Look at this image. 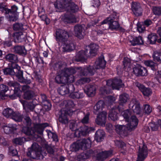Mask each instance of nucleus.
Here are the masks:
<instances>
[{"label": "nucleus", "instance_id": "1", "mask_svg": "<svg viewBox=\"0 0 161 161\" xmlns=\"http://www.w3.org/2000/svg\"><path fill=\"white\" fill-rule=\"evenodd\" d=\"M122 114L127 124L125 125H117L115 126V130L122 137L127 136L131 131V112L127 109L122 112Z\"/></svg>", "mask_w": 161, "mask_h": 161}, {"label": "nucleus", "instance_id": "2", "mask_svg": "<svg viewBox=\"0 0 161 161\" xmlns=\"http://www.w3.org/2000/svg\"><path fill=\"white\" fill-rule=\"evenodd\" d=\"M70 129L72 131H75V135L77 137H80L82 136H85L88 133L94 131L95 129L93 127H89L87 126L81 127L80 129L76 128V125L74 123H71L69 125Z\"/></svg>", "mask_w": 161, "mask_h": 161}, {"label": "nucleus", "instance_id": "3", "mask_svg": "<svg viewBox=\"0 0 161 161\" xmlns=\"http://www.w3.org/2000/svg\"><path fill=\"white\" fill-rule=\"evenodd\" d=\"M54 36L58 45L67 42L69 37V33L66 31L60 29L56 30Z\"/></svg>", "mask_w": 161, "mask_h": 161}, {"label": "nucleus", "instance_id": "4", "mask_svg": "<svg viewBox=\"0 0 161 161\" xmlns=\"http://www.w3.org/2000/svg\"><path fill=\"white\" fill-rule=\"evenodd\" d=\"M91 141L89 138L87 139H83L80 141H78L72 145L73 147L75 150L77 151L80 149L83 150L89 148L91 147Z\"/></svg>", "mask_w": 161, "mask_h": 161}, {"label": "nucleus", "instance_id": "5", "mask_svg": "<svg viewBox=\"0 0 161 161\" xmlns=\"http://www.w3.org/2000/svg\"><path fill=\"white\" fill-rule=\"evenodd\" d=\"M133 66V72L137 77L146 76L147 75V70L146 68L142 66L140 64H136Z\"/></svg>", "mask_w": 161, "mask_h": 161}, {"label": "nucleus", "instance_id": "6", "mask_svg": "<svg viewBox=\"0 0 161 161\" xmlns=\"http://www.w3.org/2000/svg\"><path fill=\"white\" fill-rule=\"evenodd\" d=\"M135 85L142 92L144 97H149L152 94V90L149 87H147L144 85L138 82H136Z\"/></svg>", "mask_w": 161, "mask_h": 161}, {"label": "nucleus", "instance_id": "7", "mask_svg": "<svg viewBox=\"0 0 161 161\" xmlns=\"http://www.w3.org/2000/svg\"><path fill=\"white\" fill-rule=\"evenodd\" d=\"M43 154L45 155L46 153L42 151H36L30 148H28V151L27 153V155L28 157L35 159H43L44 158Z\"/></svg>", "mask_w": 161, "mask_h": 161}, {"label": "nucleus", "instance_id": "8", "mask_svg": "<svg viewBox=\"0 0 161 161\" xmlns=\"http://www.w3.org/2000/svg\"><path fill=\"white\" fill-rule=\"evenodd\" d=\"M88 53V50L87 49L79 51L75 57V61L83 63L86 62L87 58L89 57V54Z\"/></svg>", "mask_w": 161, "mask_h": 161}, {"label": "nucleus", "instance_id": "9", "mask_svg": "<svg viewBox=\"0 0 161 161\" xmlns=\"http://www.w3.org/2000/svg\"><path fill=\"white\" fill-rule=\"evenodd\" d=\"M78 70L80 71V75L83 76L92 75H94L95 72V69L92 66H86L83 68H78Z\"/></svg>", "mask_w": 161, "mask_h": 161}, {"label": "nucleus", "instance_id": "10", "mask_svg": "<svg viewBox=\"0 0 161 161\" xmlns=\"http://www.w3.org/2000/svg\"><path fill=\"white\" fill-rule=\"evenodd\" d=\"M129 95L125 93L120 95L119 96V105L117 107L116 110L121 112L124 109V106L127 101L129 98Z\"/></svg>", "mask_w": 161, "mask_h": 161}, {"label": "nucleus", "instance_id": "11", "mask_svg": "<svg viewBox=\"0 0 161 161\" xmlns=\"http://www.w3.org/2000/svg\"><path fill=\"white\" fill-rule=\"evenodd\" d=\"M69 111L67 110L62 109L59 113L58 120L62 124H66L68 123L69 119L68 116L69 115Z\"/></svg>", "mask_w": 161, "mask_h": 161}, {"label": "nucleus", "instance_id": "12", "mask_svg": "<svg viewBox=\"0 0 161 161\" xmlns=\"http://www.w3.org/2000/svg\"><path fill=\"white\" fill-rule=\"evenodd\" d=\"M97 115L95 120L96 123L101 126H105L107 119V113L103 111Z\"/></svg>", "mask_w": 161, "mask_h": 161}, {"label": "nucleus", "instance_id": "13", "mask_svg": "<svg viewBox=\"0 0 161 161\" xmlns=\"http://www.w3.org/2000/svg\"><path fill=\"white\" fill-rule=\"evenodd\" d=\"M131 10L136 16H140L142 14V8L140 3L137 2H131Z\"/></svg>", "mask_w": 161, "mask_h": 161}, {"label": "nucleus", "instance_id": "14", "mask_svg": "<svg viewBox=\"0 0 161 161\" xmlns=\"http://www.w3.org/2000/svg\"><path fill=\"white\" fill-rule=\"evenodd\" d=\"M74 90V85L72 84H70L67 86H61L58 88V91L60 95L64 96L68 93L70 92H72Z\"/></svg>", "mask_w": 161, "mask_h": 161}, {"label": "nucleus", "instance_id": "15", "mask_svg": "<svg viewBox=\"0 0 161 161\" xmlns=\"http://www.w3.org/2000/svg\"><path fill=\"white\" fill-rule=\"evenodd\" d=\"M55 80L58 84H65L69 81L62 69L57 73Z\"/></svg>", "mask_w": 161, "mask_h": 161}, {"label": "nucleus", "instance_id": "16", "mask_svg": "<svg viewBox=\"0 0 161 161\" xmlns=\"http://www.w3.org/2000/svg\"><path fill=\"white\" fill-rule=\"evenodd\" d=\"M62 44L63 45L62 47V51L64 53L70 52L75 48V44L72 41H67Z\"/></svg>", "mask_w": 161, "mask_h": 161}, {"label": "nucleus", "instance_id": "17", "mask_svg": "<svg viewBox=\"0 0 161 161\" xmlns=\"http://www.w3.org/2000/svg\"><path fill=\"white\" fill-rule=\"evenodd\" d=\"M84 25H77L74 26V32L75 36L80 39L83 38V35L85 30Z\"/></svg>", "mask_w": 161, "mask_h": 161}, {"label": "nucleus", "instance_id": "18", "mask_svg": "<svg viewBox=\"0 0 161 161\" xmlns=\"http://www.w3.org/2000/svg\"><path fill=\"white\" fill-rule=\"evenodd\" d=\"M48 126V124L47 123L42 124L36 123L34 124L33 129H34L35 133V132H36L41 135L43 134L45 128Z\"/></svg>", "mask_w": 161, "mask_h": 161}, {"label": "nucleus", "instance_id": "19", "mask_svg": "<svg viewBox=\"0 0 161 161\" xmlns=\"http://www.w3.org/2000/svg\"><path fill=\"white\" fill-rule=\"evenodd\" d=\"M147 155L148 151L146 148L143 146L142 148L139 147L137 160L136 161H143Z\"/></svg>", "mask_w": 161, "mask_h": 161}, {"label": "nucleus", "instance_id": "20", "mask_svg": "<svg viewBox=\"0 0 161 161\" xmlns=\"http://www.w3.org/2000/svg\"><path fill=\"white\" fill-rule=\"evenodd\" d=\"M14 41L16 43H21L25 40V35L22 31H19L14 33Z\"/></svg>", "mask_w": 161, "mask_h": 161}, {"label": "nucleus", "instance_id": "21", "mask_svg": "<svg viewBox=\"0 0 161 161\" xmlns=\"http://www.w3.org/2000/svg\"><path fill=\"white\" fill-rule=\"evenodd\" d=\"M105 103L104 101H99L94 107L93 112L95 114H98L101 112L103 108H104Z\"/></svg>", "mask_w": 161, "mask_h": 161}, {"label": "nucleus", "instance_id": "22", "mask_svg": "<svg viewBox=\"0 0 161 161\" xmlns=\"http://www.w3.org/2000/svg\"><path fill=\"white\" fill-rule=\"evenodd\" d=\"M68 1L66 10L70 13H75L79 10V7L75 3L71 1Z\"/></svg>", "mask_w": 161, "mask_h": 161}, {"label": "nucleus", "instance_id": "23", "mask_svg": "<svg viewBox=\"0 0 161 161\" xmlns=\"http://www.w3.org/2000/svg\"><path fill=\"white\" fill-rule=\"evenodd\" d=\"M112 152L110 151H104L97 154L96 159L98 161H103L106 158L111 156Z\"/></svg>", "mask_w": 161, "mask_h": 161}, {"label": "nucleus", "instance_id": "24", "mask_svg": "<svg viewBox=\"0 0 161 161\" xmlns=\"http://www.w3.org/2000/svg\"><path fill=\"white\" fill-rule=\"evenodd\" d=\"M106 61L103 55H101L95 62V68L96 69H104L105 67Z\"/></svg>", "mask_w": 161, "mask_h": 161}, {"label": "nucleus", "instance_id": "25", "mask_svg": "<svg viewBox=\"0 0 161 161\" xmlns=\"http://www.w3.org/2000/svg\"><path fill=\"white\" fill-rule=\"evenodd\" d=\"M96 89L95 86L93 85H89L86 86L84 91L85 93L89 97L93 96L96 92Z\"/></svg>", "mask_w": 161, "mask_h": 161}, {"label": "nucleus", "instance_id": "26", "mask_svg": "<svg viewBox=\"0 0 161 161\" xmlns=\"http://www.w3.org/2000/svg\"><path fill=\"white\" fill-rule=\"evenodd\" d=\"M77 70H78V68L73 67L65 68L63 69H62L68 80H69L70 76L75 74Z\"/></svg>", "mask_w": 161, "mask_h": 161}, {"label": "nucleus", "instance_id": "27", "mask_svg": "<svg viewBox=\"0 0 161 161\" xmlns=\"http://www.w3.org/2000/svg\"><path fill=\"white\" fill-rule=\"evenodd\" d=\"M142 109L138 101H135V103L131 106V111H132L133 113L136 115H140L142 113Z\"/></svg>", "mask_w": 161, "mask_h": 161}, {"label": "nucleus", "instance_id": "28", "mask_svg": "<svg viewBox=\"0 0 161 161\" xmlns=\"http://www.w3.org/2000/svg\"><path fill=\"white\" fill-rule=\"evenodd\" d=\"M16 125L15 124H8L3 126V128L5 133L9 134L13 133L17 130Z\"/></svg>", "mask_w": 161, "mask_h": 161}, {"label": "nucleus", "instance_id": "29", "mask_svg": "<svg viewBox=\"0 0 161 161\" xmlns=\"http://www.w3.org/2000/svg\"><path fill=\"white\" fill-rule=\"evenodd\" d=\"M109 28L111 30L119 29L122 32L125 31V29L120 26L119 22L117 20L111 21Z\"/></svg>", "mask_w": 161, "mask_h": 161}, {"label": "nucleus", "instance_id": "30", "mask_svg": "<svg viewBox=\"0 0 161 161\" xmlns=\"http://www.w3.org/2000/svg\"><path fill=\"white\" fill-rule=\"evenodd\" d=\"M67 0H57L54 3L55 8L58 9L65 8L67 3Z\"/></svg>", "mask_w": 161, "mask_h": 161}, {"label": "nucleus", "instance_id": "31", "mask_svg": "<svg viewBox=\"0 0 161 161\" xmlns=\"http://www.w3.org/2000/svg\"><path fill=\"white\" fill-rule=\"evenodd\" d=\"M14 52L20 55H25L26 53L25 47L23 46L16 45L13 48Z\"/></svg>", "mask_w": 161, "mask_h": 161}, {"label": "nucleus", "instance_id": "32", "mask_svg": "<svg viewBox=\"0 0 161 161\" xmlns=\"http://www.w3.org/2000/svg\"><path fill=\"white\" fill-rule=\"evenodd\" d=\"M144 64L147 66L149 67L153 71H157L158 69V65L157 64L154 63L152 60H147L145 61Z\"/></svg>", "mask_w": 161, "mask_h": 161}, {"label": "nucleus", "instance_id": "33", "mask_svg": "<svg viewBox=\"0 0 161 161\" xmlns=\"http://www.w3.org/2000/svg\"><path fill=\"white\" fill-rule=\"evenodd\" d=\"M105 133L102 130H98L95 134V139L97 142L102 141L105 136Z\"/></svg>", "mask_w": 161, "mask_h": 161}, {"label": "nucleus", "instance_id": "34", "mask_svg": "<svg viewBox=\"0 0 161 161\" xmlns=\"http://www.w3.org/2000/svg\"><path fill=\"white\" fill-rule=\"evenodd\" d=\"M124 65V70L127 72H129L131 70V59L127 58H124L123 61Z\"/></svg>", "mask_w": 161, "mask_h": 161}, {"label": "nucleus", "instance_id": "35", "mask_svg": "<svg viewBox=\"0 0 161 161\" xmlns=\"http://www.w3.org/2000/svg\"><path fill=\"white\" fill-rule=\"evenodd\" d=\"M90 51L89 53V57L95 56L97 54V52L98 48V46L94 43L91 44L89 46Z\"/></svg>", "mask_w": 161, "mask_h": 161}, {"label": "nucleus", "instance_id": "36", "mask_svg": "<svg viewBox=\"0 0 161 161\" xmlns=\"http://www.w3.org/2000/svg\"><path fill=\"white\" fill-rule=\"evenodd\" d=\"M5 58L7 60L12 63H17L19 61L17 55L12 53L7 54Z\"/></svg>", "mask_w": 161, "mask_h": 161}, {"label": "nucleus", "instance_id": "37", "mask_svg": "<svg viewBox=\"0 0 161 161\" xmlns=\"http://www.w3.org/2000/svg\"><path fill=\"white\" fill-rule=\"evenodd\" d=\"M142 109V114L146 115H149L152 111V107L148 104H143Z\"/></svg>", "mask_w": 161, "mask_h": 161}, {"label": "nucleus", "instance_id": "38", "mask_svg": "<svg viewBox=\"0 0 161 161\" xmlns=\"http://www.w3.org/2000/svg\"><path fill=\"white\" fill-rule=\"evenodd\" d=\"M35 96V93L33 91L29 90L25 92L23 97L24 99L27 100H31L33 99Z\"/></svg>", "mask_w": 161, "mask_h": 161}, {"label": "nucleus", "instance_id": "39", "mask_svg": "<svg viewBox=\"0 0 161 161\" xmlns=\"http://www.w3.org/2000/svg\"><path fill=\"white\" fill-rule=\"evenodd\" d=\"M142 37L140 36L133 38L131 41V45L135 46L136 45H141L143 44Z\"/></svg>", "mask_w": 161, "mask_h": 161}, {"label": "nucleus", "instance_id": "40", "mask_svg": "<svg viewBox=\"0 0 161 161\" xmlns=\"http://www.w3.org/2000/svg\"><path fill=\"white\" fill-rule=\"evenodd\" d=\"M23 115L20 113L14 112L11 118L17 122H21L23 119Z\"/></svg>", "mask_w": 161, "mask_h": 161}, {"label": "nucleus", "instance_id": "41", "mask_svg": "<svg viewBox=\"0 0 161 161\" xmlns=\"http://www.w3.org/2000/svg\"><path fill=\"white\" fill-rule=\"evenodd\" d=\"M64 19L65 22L68 23L76 22V20L75 16L71 14L69 15L65 14L64 16Z\"/></svg>", "mask_w": 161, "mask_h": 161}, {"label": "nucleus", "instance_id": "42", "mask_svg": "<svg viewBox=\"0 0 161 161\" xmlns=\"http://www.w3.org/2000/svg\"><path fill=\"white\" fill-rule=\"evenodd\" d=\"M8 90V86L4 84L0 85V97H1L6 96V92Z\"/></svg>", "mask_w": 161, "mask_h": 161}, {"label": "nucleus", "instance_id": "43", "mask_svg": "<svg viewBox=\"0 0 161 161\" xmlns=\"http://www.w3.org/2000/svg\"><path fill=\"white\" fill-rule=\"evenodd\" d=\"M139 120L135 115H131V131L135 129L137 127Z\"/></svg>", "mask_w": 161, "mask_h": 161}, {"label": "nucleus", "instance_id": "44", "mask_svg": "<svg viewBox=\"0 0 161 161\" xmlns=\"http://www.w3.org/2000/svg\"><path fill=\"white\" fill-rule=\"evenodd\" d=\"M122 80L119 79H114L113 84V89H115L118 90L122 86Z\"/></svg>", "mask_w": 161, "mask_h": 161}, {"label": "nucleus", "instance_id": "45", "mask_svg": "<svg viewBox=\"0 0 161 161\" xmlns=\"http://www.w3.org/2000/svg\"><path fill=\"white\" fill-rule=\"evenodd\" d=\"M84 97V93L79 92H71L69 95V97L72 98H82Z\"/></svg>", "mask_w": 161, "mask_h": 161}, {"label": "nucleus", "instance_id": "46", "mask_svg": "<svg viewBox=\"0 0 161 161\" xmlns=\"http://www.w3.org/2000/svg\"><path fill=\"white\" fill-rule=\"evenodd\" d=\"M157 38L158 36L155 34H149L147 37L148 41L149 42V43L151 44H155Z\"/></svg>", "mask_w": 161, "mask_h": 161}, {"label": "nucleus", "instance_id": "47", "mask_svg": "<svg viewBox=\"0 0 161 161\" xmlns=\"http://www.w3.org/2000/svg\"><path fill=\"white\" fill-rule=\"evenodd\" d=\"M153 57L155 61L161 63V53L160 51H156L154 52Z\"/></svg>", "mask_w": 161, "mask_h": 161}, {"label": "nucleus", "instance_id": "48", "mask_svg": "<svg viewBox=\"0 0 161 161\" xmlns=\"http://www.w3.org/2000/svg\"><path fill=\"white\" fill-rule=\"evenodd\" d=\"M13 29L14 31H24L23 25L20 23H16L13 25Z\"/></svg>", "mask_w": 161, "mask_h": 161}, {"label": "nucleus", "instance_id": "49", "mask_svg": "<svg viewBox=\"0 0 161 161\" xmlns=\"http://www.w3.org/2000/svg\"><path fill=\"white\" fill-rule=\"evenodd\" d=\"M14 112V111L12 109L8 108L4 109L3 110V114L6 118H11Z\"/></svg>", "mask_w": 161, "mask_h": 161}, {"label": "nucleus", "instance_id": "50", "mask_svg": "<svg viewBox=\"0 0 161 161\" xmlns=\"http://www.w3.org/2000/svg\"><path fill=\"white\" fill-rule=\"evenodd\" d=\"M22 131L25 134L30 136L35 134L34 129L28 127H25L23 128Z\"/></svg>", "mask_w": 161, "mask_h": 161}, {"label": "nucleus", "instance_id": "51", "mask_svg": "<svg viewBox=\"0 0 161 161\" xmlns=\"http://www.w3.org/2000/svg\"><path fill=\"white\" fill-rule=\"evenodd\" d=\"M3 73L6 75H14L15 74V72L11 68H5L3 69Z\"/></svg>", "mask_w": 161, "mask_h": 161}, {"label": "nucleus", "instance_id": "52", "mask_svg": "<svg viewBox=\"0 0 161 161\" xmlns=\"http://www.w3.org/2000/svg\"><path fill=\"white\" fill-rule=\"evenodd\" d=\"M117 114V112H115L114 110L112 109L110 112L108 114V116L113 121H115L118 119Z\"/></svg>", "mask_w": 161, "mask_h": 161}, {"label": "nucleus", "instance_id": "53", "mask_svg": "<svg viewBox=\"0 0 161 161\" xmlns=\"http://www.w3.org/2000/svg\"><path fill=\"white\" fill-rule=\"evenodd\" d=\"M10 11L9 9L3 3H0V11L2 13H4V14H8Z\"/></svg>", "mask_w": 161, "mask_h": 161}, {"label": "nucleus", "instance_id": "54", "mask_svg": "<svg viewBox=\"0 0 161 161\" xmlns=\"http://www.w3.org/2000/svg\"><path fill=\"white\" fill-rule=\"evenodd\" d=\"M115 145L118 147L121 148L122 149H125V143L121 140H116L114 142Z\"/></svg>", "mask_w": 161, "mask_h": 161}, {"label": "nucleus", "instance_id": "55", "mask_svg": "<svg viewBox=\"0 0 161 161\" xmlns=\"http://www.w3.org/2000/svg\"><path fill=\"white\" fill-rule=\"evenodd\" d=\"M153 11L154 14L158 16L161 15V6L153 7Z\"/></svg>", "mask_w": 161, "mask_h": 161}, {"label": "nucleus", "instance_id": "56", "mask_svg": "<svg viewBox=\"0 0 161 161\" xmlns=\"http://www.w3.org/2000/svg\"><path fill=\"white\" fill-rule=\"evenodd\" d=\"M15 75L16 77L17 78L19 82L20 81H22L23 76V71L21 70L20 69L17 70V71L15 73Z\"/></svg>", "mask_w": 161, "mask_h": 161}, {"label": "nucleus", "instance_id": "57", "mask_svg": "<svg viewBox=\"0 0 161 161\" xmlns=\"http://www.w3.org/2000/svg\"><path fill=\"white\" fill-rule=\"evenodd\" d=\"M100 92L103 95L108 94L110 92L109 88L105 86L101 87L100 89Z\"/></svg>", "mask_w": 161, "mask_h": 161}, {"label": "nucleus", "instance_id": "58", "mask_svg": "<svg viewBox=\"0 0 161 161\" xmlns=\"http://www.w3.org/2000/svg\"><path fill=\"white\" fill-rule=\"evenodd\" d=\"M111 21L117 20L119 18V16L117 13L113 12L108 17Z\"/></svg>", "mask_w": 161, "mask_h": 161}, {"label": "nucleus", "instance_id": "59", "mask_svg": "<svg viewBox=\"0 0 161 161\" xmlns=\"http://www.w3.org/2000/svg\"><path fill=\"white\" fill-rule=\"evenodd\" d=\"M91 80L88 78H83L78 80V83L80 85L84 84L86 83H88Z\"/></svg>", "mask_w": 161, "mask_h": 161}, {"label": "nucleus", "instance_id": "60", "mask_svg": "<svg viewBox=\"0 0 161 161\" xmlns=\"http://www.w3.org/2000/svg\"><path fill=\"white\" fill-rule=\"evenodd\" d=\"M13 41V40H12V39L8 38L5 40L3 42V45L5 47H10L12 45V42Z\"/></svg>", "mask_w": 161, "mask_h": 161}, {"label": "nucleus", "instance_id": "61", "mask_svg": "<svg viewBox=\"0 0 161 161\" xmlns=\"http://www.w3.org/2000/svg\"><path fill=\"white\" fill-rule=\"evenodd\" d=\"M36 151H42L41 150V147L39 145L36 143H33L30 148Z\"/></svg>", "mask_w": 161, "mask_h": 161}, {"label": "nucleus", "instance_id": "62", "mask_svg": "<svg viewBox=\"0 0 161 161\" xmlns=\"http://www.w3.org/2000/svg\"><path fill=\"white\" fill-rule=\"evenodd\" d=\"M23 122L25 125L30 126L31 123V120L29 116H26L24 118Z\"/></svg>", "mask_w": 161, "mask_h": 161}, {"label": "nucleus", "instance_id": "63", "mask_svg": "<svg viewBox=\"0 0 161 161\" xmlns=\"http://www.w3.org/2000/svg\"><path fill=\"white\" fill-rule=\"evenodd\" d=\"M62 66V63L61 62H58L54 64L53 66L54 69L55 70L61 69Z\"/></svg>", "mask_w": 161, "mask_h": 161}, {"label": "nucleus", "instance_id": "64", "mask_svg": "<svg viewBox=\"0 0 161 161\" xmlns=\"http://www.w3.org/2000/svg\"><path fill=\"white\" fill-rule=\"evenodd\" d=\"M152 21L150 19H147L142 22V24L145 26L148 27L152 24Z\"/></svg>", "mask_w": 161, "mask_h": 161}]
</instances>
